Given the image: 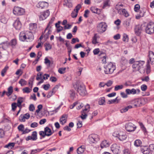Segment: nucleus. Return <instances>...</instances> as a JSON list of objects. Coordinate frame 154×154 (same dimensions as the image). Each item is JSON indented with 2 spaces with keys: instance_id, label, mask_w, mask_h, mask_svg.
<instances>
[{
  "instance_id": "1",
  "label": "nucleus",
  "mask_w": 154,
  "mask_h": 154,
  "mask_svg": "<svg viewBox=\"0 0 154 154\" xmlns=\"http://www.w3.org/2000/svg\"><path fill=\"white\" fill-rule=\"evenodd\" d=\"M74 87L77 92L81 96H84L86 94V91L84 85L79 82H77Z\"/></svg>"
},
{
  "instance_id": "2",
  "label": "nucleus",
  "mask_w": 154,
  "mask_h": 154,
  "mask_svg": "<svg viewBox=\"0 0 154 154\" xmlns=\"http://www.w3.org/2000/svg\"><path fill=\"white\" fill-rule=\"evenodd\" d=\"M104 72L106 74H110L112 73L116 69V66L113 63L109 62L104 65Z\"/></svg>"
},
{
  "instance_id": "3",
  "label": "nucleus",
  "mask_w": 154,
  "mask_h": 154,
  "mask_svg": "<svg viewBox=\"0 0 154 154\" xmlns=\"http://www.w3.org/2000/svg\"><path fill=\"white\" fill-rule=\"evenodd\" d=\"M144 61H136L132 65V67L133 68V71H139L141 68H143V66L144 64Z\"/></svg>"
},
{
  "instance_id": "4",
  "label": "nucleus",
  "mask_w": 154,
  "mask_h": 154,
  "mask_svg": "<svg viewBox=\"0 0 154 154\" xmlns=\"http://www.w3.org/2000/svg\"><path fill=\"white\" fill-rule=\"evenodd\" d=\"M145 30L146 33L149 34L154 33V23H149L146 26Z\"/></svg>"
},
{
  "instance_id": "5",
  "label": "nucleus",
  "mask_w": 154,
  "mask_h": 154,
  "mask_svg": "<svg viewBox=\"0 0 154 154\" xmlns=\"http://www.w3.org/2000/svg\"><path fill=\"white\" fill-rule=\"evenodd\" d=\"M107 27L105 23H100L97 26V32L100 33H102L106 30Z\"/></svg>"
},
{
  "instance_id": "6",
  "label": "nucleus",
  "mask_w": 154,
  "mask_h": 154,
  "mask_svg": "<svg viewBox=\"0 0 154 154\" xmlns=\"http://www.w3.org/2000/svg\"><path fill=\"white\" fill-rule=\"evenodd\" d=\"M25 12V10L24 9L18 7H14L13 10L14 14L17 16L23 15Z\"/></svg>"
},
{
  "instance_id": "7",
  "label": "nucleus",
  "mask_w": 154,
  "mask_h": 154,
  "mask_svg": "<svg viewBox=\"0 0 154 154\" xmlns=\"http://www.w3.org/2000/svg\"><path fill=\"white\" fill-rule=\"evenodd\" d=\"M88 141L90 143H94L99 140L98 136L96 134H92L88 136Z\"/></svg>"
},
{
  "instance_id": "8",
  "label": "nucleus",
  "mask_w": 154,
  "mask_h": 154,
  "mask_svg": "<svg viewBox=\"0 0 154 154\" xmlns=\"http://www.w3.org/2000/svg\"><path fill=\"white\" fill-rule=\"evenodd\" d=\"M90 108V106L87 104L85 106V108L82 110L81 112V116L80 117L82 119H86L87 115V113L89 112Z\"/></svg>"
},
{
  "instance_id": "9",
  "label": "nucleus",
  "mask_w": 154,
  "mask_h": 154,
  "mask_svg": "<svg viewBox=\"0 0 154 154\" xmlns=\"http://www.w3.org/2000/svg\"><path fill=\"white\" fill-rule=\"evenodd\" d=\"M125 127L127 131L129 132L134 131L136 128V127L131 122L126 124Z\"/></svg>"
},
{
  "instance_id": "10",
  "label": "nucleus",
  "mask_w": 154,
  "mask_h": 154,
  "mask_svg": "<svg viewBox=\"0 0 154 154\" xmlns=\"http://www.w3.org/2000/svg\"><path fill=\"white\" fill-rule=\"evenodd\" d=\"M111 150L114 154H119L120 152V146L116 144H113L111 146Z\"/></svg>"
},
{
  "instance_id": "11",
  "label": "nucleus",
  "mask_w": 154,
  "mask_h": 154,
  "mask_svg": "<svg viewBox=\"0 0 154 154\" xmlns=\"http://www.w3.org/2000/svg\"><path fill=\"white\" fill-rule=\"evenodd\" d=\"M50 11L47 10L41 13L39 16V18L40 20H43L46 19L49 15Z\"/></svg>"
},
{
  "instance_id": "12",
  "label": "nucleus",
  "mask_w": 154,
  "mask_h": 154,
  "mask_svg": "<svg viewBox=\"0 0 154 154\" xmlns=\"http://www.w3.org/2000/svg\"><path fill=\"white\" fill-rule=\"evenodd\" d=\"M37 139V132L36 131H33L32 134L31 136H29L26 138V141L29 140L35 141Z\"/></svg>"
},
{
  "instance_id": "13",
  "label": "nucleus",
  "mask_w": 154,
  "mask_h": 154,
  "mask_svg": "<svg viewBox=\"0 0 154 154\" xmlns=\"http://www.w3.org/2000/svg\"><path fill=\"white\" fill-rule=\"evenodd\" d=\"M48 6V3L44 1L39 2L36 5V6L37 8H41V9L47 8Z\"/></svg>"
},
{
  "instance_id": "14",
  "label": "nucleus",
  "mask_w": 154,
  "mask_h": 154,
  "mask_svg": "<svg viewBox=\"0 0 154 154\" xmlns=\"http://www.w3.org/2000/svg\"><path fill=\"white\" fill-rule=\"evenodd\" d=\"M142 30V27L141 26L137 25L135 26L134 28V32L137 35L140 36L141 34Z\"/></svg>"
},
{
  "instance_id": "15",
  "label": "nucleus",
  "mask_w": 154,
  "mask_h": 154,
  "mask_svg": "<svg viewBox=\"0 0 154 154\" xmlns=\"http://www.w3.org/2000/svg\"><path fill=\"white\" fill-rule=\"evenodd\" d=\"M14 27L17 30H19L21 27V24L18 18H17L13 24Z\"/></svg>"
},
{
  "instance_id": "16",
  "label": "nucleus",
  "mask_w": 154,
  "mask_h": 154,
  "mask_svg": "<svg viewBox=\"0 0 154 154\" xmlns=\"http://www.w3.org/2000/svg\"><path fill=\"white\" fill-rule=\"evenodd\" d=\"M10 46V42L5 41L0 44V48H2L5 50Z\"/></svg>"
},
{
  "instance_id": "17",
  "label": "nucleus",
  "mask_w": 154,
  "mask_h": 154,
  "mask_svg": "<svg viewBox=\"0 0 154 154\" xmlns=\"http://www.w3.org/2000/svg\"><path fill=\"white\" fill-rule=\"evenodd\" d=\"M140 150L143 154H149L150 153L149 149L147 146H142L140 148Z\"/></svg>"
},
{
  "instance_id": "18",
  "label": "nucleus",
  "mask_w": 154,
  "mask_h": 154,
  "mask_svg": "<svg viewBox=\"0 0 154 154\" xmlns=\"http://www.w3.org/2000/svg\"><path fill=\"white\" fill-rule=\"evenodd\" d=\"M117 137H118L119 139L121 141L125 140L127 138V136L124 132H120Z\"/></svg>"
},
{
  "instance_id": "19",
  "label": "nucleus",
  "mask_w": 154,
  "mask_h": 154,
  "mask_svg": "<svg viewBox=\"0 0 154 154\" xmlns=\"http://www.w3.org/2000/svg\"><path fill=\"white\" fill-rule=\"evenodd\" d=\"M131 103L133 104L135 107L140 106L141 104V100L139 99H136L131 101Z\"/></svg>"
},
{
  "instance_id": "20",
  "label": "nucleus",
  "mask_w": 154,
  "mask_h": 154,
  "mask_svg": "<svg viewBox=\"0 0 154 154\" xmlns=\"http://www.w3.org/2000/svg\"><path fill=\"white\" fill-rule=\"evenodd\" d=\"M30 115L27 113L24 115H21L19 118V120L21 122H24L25 121V119H28L30 117Z\"/></svg>"
},
{
  "instance_id": "21",
  "label": "nucleus",
  "mask_w": 154,
  "mask_h": 154,
  "mask_svg": "<svg viewBox=\"0 0 154 154\" xmlns=\"http://www.w3.org/2000/svg\"><path fill=\"white\" fill-rule=\"evenodd\" d=\"M27 40L30 41L33 39L34 37L32 33L30 32H26Z\"/></svg>"
},
{
  "instance_id": "22",
  "label": "nucleus",
  "mask_w": 154,
  "mask_h": 154,
  "mask_svg": "<svg viewBox=\"0 0 154 154\" xmlns=\"http://www.w3.org/2000/svg\"><path fill=\"white\" fill-rule=\"evenodd\" d=\"M67 121V116L66 115H62L60 119V123L64 125L66 123Z\"/></svg>"
},
{
  "instance_id": "23",
  "label": "nucleus",
  "mask_w": 154,
  "mask_h": 154,
  "mask_svg": "<svg viewBox=\"0 0 154 154\" xmlns=\"http://www.w3.org/2000/svg\"><path fill=\"white\" fill-rule=\"evenodd\" d=\"M58 86L57 85H56L53 89L51 91H50L47 97L48 98H49L51 97L54 94L57 90L58 89Z\"/></svg>"
},
{
  "instance_id": "24",
  "label": "nucleus",
  "mask_w": 154,
  "mask_h": 154,
  "mask_svg": "<svg viewBox=\"0 0 154 154\" xmlns=\"http://www.w3.org/2000/svg\"><path fill=\"white\" fill-rule=\"evenodd\" d=\"M149 57L150 62L151 64H152L154 63V53L152 51L149 52Z\"/></svg>"
},
{
  "instance_id": "25",
  "label": "nucleus",
  "mask_w": 154,
  "mask_h": 154,
  "mask_svg": "<svg viewBox=\"0 0 154 154\" xmlns=\"http://www.w3.org/2000/svg\"><path fill=\"white\" fill-rule=\"evenodd\" d=\"M44 131L47 136H50L53 133V132H52L51 129L48 127H46L45 128Z\"/></svg>"
},
{
  "instance_id": "26",
  "label": "nucleus",
  "mask_w": 154,
  "mask_h": 154,
  "mask_svg": "<svg viewBox=\"0 0 154 154\" xmlns=\"http://www.w3.org/2000/svg\"><path fill=\"white\" fill-rule=\"evenodd\" d=\"M20 39L22 41H24L25 40L26 41L28 42L29 41L27 40L26 35V33H25L23 32H21L19 35Z\"/></svg>"
},
{
  "instance_id": "27",
  "label": "nucleus",
  "mask_w": 154,
  "mask_h": 154,
  "mask_svg": "<svg viewBox=\"0 0 154 154\" xmlns=\"http://www.w3.org/2000/svg\"><path fill=\"white\" fill-rule=\"evenodd\" d=\"M123 5L120 4L119 3L117 4L115 6V9L118 11V13L120 14H121V10H122V7H123Z\"/></svg>"
},
{
  "instance_id": "28",
  "label": "nucleus",
  "mask_w": 154,
  "mask_h": 154,
  "mask_svg": "<svg viewBox=\"0 0 154 154\" xmlns=\"http://www.w3.org/2000/svg\"><path fill=\"white\" fill-rule=\"evenodd\" d=\"M109 146V143L106 140L103 141L100 144V147L102 149L108 147Z\"/></svg>"
},
{
  "instance_id": "29",
  "label": "nucleus",
  "mask_w": 154,
  "mask_h": 154,
  "mask_svg": "<svg viewBox=\"0 0 154 154\" xmlns=\"http://www.w3.org/2000/svg\"><path fill=\"white\" fill-rule=\"evenodd\" d=\"M97 38H99V36L97 35V34L95 33L94 34V36L92 38V43L93 44H96L98 42L97 41Z\"/></svg>"
},
{
  "instance_id": "30",
  "label": "nucleus",
  "mask_w": 154,
  "mask_h": 154,
  "mask_svg": "<svg viewBox=\"0 0 154 154\" xmlns=\"http://www.w3.org/2000/svg\"><path fill=\"white\" fill-rule=\"evenodd\" d=\"M90 10L93 13L97 14H99L100 13V10L94 7H92L90 8Z\"/></svg>"
},
{
  "instance_id": "31",
  "label": "nucleus",
  "mask_w": 154,
  "mask_h": 154,
  "mask_svg": "<svg viewBox=\"0 0 154 154\" xmlns=\"http://www.w3.org/2000/svg\"><path fill=\"white\" fill-rule=\"evenodd\" d=\"M13 91V87L11 86L9 87L8 89V92L6 93V95L8 97L9 96L12 94Z\"/></svg>"
},
{
  "instance_id": "32",
  "label": "nucleus",
  "mask_w": 154,
  "mask_h": 154,
  "mask_svg": "<svg viewBox=\"0 0 154 154\" xmlns=\"http://www.w3.org/2000/svg\"><path fill=\"white\" fill-rule=\"evenodd\" d=\"M132 106L129 105L127 107L123 108L120 110V112L122 113L125 112L127 111L129 109H131L132 108Z\"/></svg>"
},
{
  "instance_id": "33",
  "label": "nucleus",
  "mask_w": 154,
  "mask_h": 154,
  "mask_svg": "<svg viewBox=\"0 0 154 154\" xmlns=\"http://www.w3.org/2000/svg\"><path fill=\"white\" fill-rule=\"evenodd\" d=\"M55 20V18L54 17H52L51 20L50 21L48 25L47 26V27L45 29L44 32H45V31H46L47 29H48L49 28H51V25L53 23L54 20Z\"/></svg>"
},
{
  "instance_id": "34",
  "label": "nucleus",
  "mask_w": 154,
  "mask_h": 154,
  "mask_svg": "<svg viewBox=\"0 0 154 154\" xmlns=\"http://www.w3.org/2000/svg\"><path fill=\"white\" fill-rule=\"evenodd\" d=\"M44 46L45 47V50L46 51H48L50 50L52 48V46L49 43L46 42L44 44Z\"/></svg>"
},
{
  "instance_id": "35",
  "label": "nucleus",
  "mask_w": 154,
  "mask_h": 154,
  "mask_svg": "<svg viewBox=\"0 0 154 154\" xmlns=\"http://www.w3.org/2000/svg\"><path fill=\"white\" fill-rule=\"evenodd\" d=\"M130 19H128L124 21L123 23V24L126 28H128L130 25Z\"/></svg>"
},
{
  "instance_id": "36",
  "label": "nucleus",
  "mask_w": 154,
  "mask_h": 154,
  "mask_svg": "<svg viewBox=\"0 0 154 154\" xmlns=\"http://www.w3.org/2000/svg\"><path fill=\"white\" fill-rule=\"evenodd\" d=\"M131 94H139L140 92V90L138 89H135L132 88L131 90Z\"/></svg>"
},
{
  "instance_id": "37",
  "label": "nucleus",
  "mask_w": 154,
  "mask_h": 154,
  "mask_svg": "<svg viewBox=\"0 0 154 154\" xmlns=\"http://www.w3.org/2000/svg\"><path fill=\"white\" fill-rule=\"evenodd\" d=\"M37 28L36 23H32L30 24L29 29L30 30H34Z\"/></svg>"
},
{
  "instance_id": "38",
  "label": "nucleus",
  "mask_w": 154,
  "mask_h": 154,
  "mask_svg": "<svg viewBox=\"0 0 154 154\" xmlns=\"http://www.w3.org/2000/svg\"><path fill=\"white\" fill-rule=\"evenodd\" d=\"M69 94L70 95V97L72 99H73L75 96V93L74 90H72L69 91Z\"/></svg>"
},
{
  "instance_id": "39",
  "label": "nucleus",
  "mask_w": 154,
  "mask_h": 154,
  "mask_svg": "<svg viewBox=\"0 0 154 154\" xmlns=\"http://www.w3.org/2000/svg\"><path fill=\"white\" fill-rule=\"evenodd\" d=\"M105 102V98L104 97H101L99 99L98 102L99 104L100 105H103Z\"/></svg>"
},
{
  "instance_id": "40",
  "label": "nucleus",
  "mask_w": 154,
  "mask_h": 154,
  "mask_svg": "<svg viewBox=\"0 0 154 154\" xmlns=\"http://www.w3.org/2000/svg\"><path fill=\"white\" fill-rule=\"evenodd\" d=\"M84 151V149L81 146L78 148L77 152L78 154H81Z\"/></svg>"
},
{
  "instance_id": "41",
  "label": "nucleus",
  "mask_w": 154,
  "mask_h": 154,
  "mask_svg": "<svg viewBox=\"0 0 154 154\" xmlns=\"http://www.w3.org/2000/svg\"><path fill=\"white\" fill-rule=\"evenodd\" d=\"M121 11L122 13V14L125 17H127L129 16V14L128 13L127 11L125 9H123Z\"/></svg>"
},
{
  "instance_id": "42",
  "label": "nucleus",
  "mask_w": 154,
  "mask_h": 154,
  "mask_svg": "<svg viewBox=\"0 0 154 154\" xmlns=\"http://www.w3.org/2000/svg\"><path fill=\"white\" fill-rule=\"evenodd\" d=\"M19 83L22 86L26 85L27 82L24 79H21L19 82Z\"/></svg>"
},
{
  "instance_id": "43",
  "label": "nucleus",
  "mask_w": 154,
  "mask_h": 154,
  "mask_svg": "<svg viewBox=\"0 0 154 154\" xmlns=\"http://www.w3.org/2000/svg\"><path fill=\"white\" fill-rule=\"evenodd\" d=\"M17 40L16 39H13L11 41L10 43V46L13 48L17 44Z\"/></svg>"
},
{
  "instance_id": "44",
  "label": "nucleus",
  "mask_w": 154,
  "mask_h": 154,
  "mask_svg": "<svg viewBox=\"0 0 154 154\" xmlns=\"http://www.w3.org/2000/svg\"><path fill=\"white\" fill-rule=\"evenodd\" d=\"M128 39L129 38L128 35L126 34H124L123 35V41L125 42H128Z\"/></svg>"
},
{
  "instance_id": "45",
  "label": "nucleus",
  "mask_w": 154,
  "mask_h": 154,
  "mask_svg": "<svg viewBox=\"0 0 154 154\" xmlns=\"http://www.w3.org/2000/svg\"><path fill=\"white\" fill-rule=\"evenodd\" d=\"M22 90L23 93H29L32 90L28 87H26L23 88Z\"/></svg>"
},
{
  "instance_id": "46",
  "label": "nucleus",
  "mask_w": 154,
  "mask_h": 154,
  "mask_svg": "<svg viewBox=\"0 0 154 154\" xmlns=\"http://www.w3.org/2000/svg\"><path fill=\"white\" fill-rule=\"evenodd\" d=\"M149 147L150 154H154V144L150 145Z\"/></svg>"
},
{
  "instance_id": "47",
  "label": "nucleus",
  "mask_w": 154,
  "mask_h": 154,
  "mask_svg": "<svg viewBox=\"0 0 154 154\" xmlns=\"http://www.w3.org/2000/svg\"><path fill=\"white\" fill-rule=\"evenodd\" d=\"M78 12L75 11V9H74L71 13V17L73 18H75L78 15Z\"/></svg>"
},
{
  "instance_id": "48",
  "label": "nucleus",
  "mask_w": 154,
  "mask_h": 154,
  "mask_svg": "<svg viewBox=\"0 0 154 154\" xmlns=\"http://www.w3.org/2000/svg\"><path fill=\"white\" fill-rule=\"evenodd\" d=\"M141 144V141L139 140H137L134 142V145L137 147L140 146Z\"/></svg>"
},
{
  "instance_id": "49",
  "label": "nucleus",
  "mask_w": 154,
  "mask_h": 154,
  "mask_svg": "<svg viewBox=\"0 0 154 154\" xmlns=\"http://www.w3.org/2000/svg\"><path fill=\"white\" fill-rule=\"evenodd\" d=\"M8 68V66H6L2 70L1 72V75L2 76H5V73L6 72Z\"/></svg>"
},
{
  "instance_id": "50",
  "label": "nucleus",
  "mask_w": 154,
  "mask_h": 154,
  "mask_svg": "<svg viewBox=\"0 0 154 154\" xmlns=\"http://www.w3.org/2000/svg\"><path fill=\"white\" fill-rule=\"evenodd\" d=\"M15 143H9L8 145H6L5 147L6 148L12 149L14 147L15 145Z\"/></svg>"
},
{
  "instance_id": "51",
  "label": "nucleus",
  "mask_w": 154,
  "mask_h": 154,
  "mask_svg": "<svg viewBox=\"0 0 154 154\" xmlns=\"http://www.w3.org/2000/svg\"><path fill=\"white\" fill-rule=\"evenodd\" d=\"M39 134L42 137H41L40 138L42 139V138H44L45 136H47V134H46L45 131H41L39 132Z\"/></svg>"
},
{
  "instance_id": "52",
  "label": "nucleus",
  "mask_w": 154,
  "mask_h": 154,
  "mask_svg": "<svg viewBox=\"0 0 154 154\" xmlns=\"http://www.w3.org/2000/svg\"><path fill=\"white\" fill-rule=\"evenodd\" d=\"M123 88L122 85H116L115 87L114 90L115 91H117L119 90L122 89Z\"/></svg>"
},
{
  "instance_id": "53",
  "label": "nucleus",
  "mask_w": 154,
  "mask_h": 154,
  "mask_svg": "<svg viewBox=\"0 0 154 154\" xmlns=\"http://www.w3.org/2000/svg\"><path fill=\"white\" fill-rule=\"evenodd\" d=\"M66 69V67L61 68L59 69L58 71L60 73L62 74L65 72Z\"/></svg>"
},
{
  "instance_id": "54",
  "label": "nucleus",
  "mask_w": 154,
  "mask_h": 154,
  "mask_svg": "<svg viewBox=\"0 0 154 154\" xmlns=\"http://www.w3.org/2000/svg\"><path fill=\"white\" fill-rule=\"evenodd\" d=\"M12 110L15 111L17 107V104L15 103H13L11 104Z\"/></svg>"
},
{
  "instance_id": "55",
  "label": "nucleus",
  "mask_w": 154,
  "mask_h": 154,
  "mask_svg": "<svg viewBox=\"0 0 154 154\" xmlns=\"http://www.w3.org/2000/svg\"><path fill=\"white\" fill-rule=\"evenodd\" d=\"M17 128L19 131H21L22 132L24 129V126L22 124L19 125Z\"/></svg>"
},
{
  "instance_id": "56",
  "label": "nucleus",
  "mask_w": 154,
  "mask_h": 154,
  "mask_svg": "<svg viewBox=\"0 0 154 154\" xmlns=\"http://www.w3.org/2000/svg\"><path fill=\"white\" fill-rule=\"evenodd\" d=\"M151 71L150 66L149 65L148 63L146 65V72L147 74H148L150 73Z\"/></svg>"
},
{
  "instance_id": "57",
  "label": "nucleus",
  "mask_w": 154,
  "mask_h": 154,
  "mask_svg": "<svg viewBox=\"0 0 154 154\" xmlns=\"http://www.w3.org/2000/svg\"><path fill=\"white\" fill-rule=\"evenodd\" d=\"M42 72H39L37 75V76L36 78V79L37 80H39L40 79H42Z\"/></svg>"
},
{
  "instance_id": "58",
  "label": "nucleus",
  "mask_w": 154,
  "mask_h": 154,
  "mask_svg": "<svg viewBox=\"0 0 154 154\" xmlns=\"http://www.w3.org/2000/svg\"><path fill=\"white\" fill-rule=\"evenodd\" d=\"M140 7L139 4H136L134 6V10L135 11L137 12L139 11Z\"/></svg>"
},
{
  "instance_id": "59",
  "label": "nucleus",
  "mask_w": 154,
  "mask_h": 154,
  "mask_svg": "<svg viewBox=\"0 0 154 154\" xmlns=\"http://www.w3.org/2000/svg\"><path fill=\"white\" fill-rule=\"evenodd\" d=\"M124 85L126 86H134V85H132L131 82L130 81H128L124 83Z\"/></svg>"
},
{
  "instance_id": "60",
  "label": "nucleus",
  "mask_w": 154,
  "mask_h": 154,
  "mask_svg": "<svg viewBox=\"0 0 154 154\" xmlns=\"http://www.w3.org/2000/svg\"><path fill=\"white\" fill-rule=\"evenodd\" d=\"M57 28V32H59L61 31L63 29V27L62 26H58L56 27Z\"/></svg>"
},
{
  "instance_id": "61",
  "label": "nucleus",
  "mask_w": 154,
  "mask_h": 154,
  "mask_svg": "<svg viewBox=\"0 0 154 154\" xmlns=\"http://www.w3.org/2000/svg\"><path fill=\"white\" fill-rule=\"evenodd\" d=\"M35 75H34L33 76H32L31 78L29 79L30 81H31V88H32L33 85V82L34 81V79H35Z\"/></svg>"
},
{
  "instance_id": "62",
  "label": "nucleus",
  "mask_w": 154,
  "mask_h": 154,
  "mask_svg": "<svg viewBox=\"0 0 154 154\" xmlns=\"http://www.w3.org/2000/svg\"><path fill=\"white\" fill-rule=\"evenodd\" d=\"M35 109V107L32 104H31L29 105V110L30 111H33Z\"/></svg>"
},
{
  "instance_id": "63",
  "label": "nucleus",
  "mask_w": 154,
  "mask_h": 154,
  "mask_svg": "<svg viewBox=\"0 0 154 154\" xmlns=\"http://www.w3.org/2000/svg\"><path fill=\"white\" fill-rule=\"evenodd\" d=\"M43 88L45 90H47L48 89L50 86V85L49 84L44 85H43Z\"/></svg>"
},
{
  "instance_id": "64",
  "label": "nucleus",
  "mask_w": 154,
  "mask_h": 154,
  "mask_svg": "<svg viewBox=\"0 0 154 154\" xmlns=\"http://www.w3.org/2000/svg\"><path fill=\"white\" fill-rule=\"evenodd\" d=\"M4 130L2 129H0V137H3L4 136Z\"/></svg>"
}]
</instances>
